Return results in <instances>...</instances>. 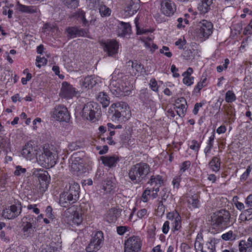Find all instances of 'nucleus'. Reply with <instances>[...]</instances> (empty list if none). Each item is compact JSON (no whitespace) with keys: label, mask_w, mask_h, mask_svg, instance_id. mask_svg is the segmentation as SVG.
I'll return each instance as SVG.
<instances>
[{"label":"nucleus","mask_w":252,"mask_h":252,"mask_svg":"<svg viewBox=\"0 0 252 252\" xmlns=\"http://www.w3.org/2000/svg\"><path fill=\"white\" fill-rule=\"evenodd\" d=\"M119 78L113 76L109 84V88L111 93L117 97L129 95L133 88L132 83L130 82L129 76L119 75Z\"/></svg>","instance_id":"1"},{"label":"nucleus","mask_w":252,"mask_h":252,"mask_svg":"<svg viewBox=\"0 0 252 252\" xmlns=\"http://www.w3.org/2000/svg\"><path fill=\"white\" fill-rule=\"evenodd\" d=\"M150 173V165L147 163L141 162L130 167L128 171V176L132 184L141 185L147 182Z\"/></svg>","instance_id":"2"},{"label":"nucleus","mask_w":252,"mask_h":252,"mask_svg":"<svg viewBox=\"0 0 252 252\" xmlns=\"http://www.w3.org/2000/svg\"><path fill=\"white\" fill-rule=\"evenodd\" d=\"M36 158L41 166L49 168L56 164L58 154L53 146L46 144L43 146L41 153L36 156Z\"/></svg>","instance_id":"3"},{"label":"nucleus","mask_w":252,"mask_h":252,"mask_svg":"<svg viewBox=\"0 0 252 252\" xmlns=\"http://www.w3.org/2000/svg\"><path fill=\"white\" fill-rule=\"evenodd\" d=\"M129 112L128 105L122 101L112 104L108 111L117 121H125V119H128L130 116Z\"/></svg>","instance_id":"4"},{"label":"nucleus","mask_w":252,"mask_h":252,"mask_svg":"<svg viewBox=\"0 0 252 252\" xmlns=\"http://www.w3.org/2000/svg\"><path fill=\"white\" fill-rule=\"evenodd\" d=\"M230 214L228 211L221 209L214 213L212 224L219 228H225L231 225Z\"/></svg>","instance_id":"5"},{"label":"nucleus","mask_w":252,"mask_h":252,"mask_svg":"<svg viewBox=\"0 0 252 252\" xmlns=\"http://www.w3.org/2000/svg\"><path fill=\"white\" fill-rule=\"evenodd\" d=\"M82 113V116L84 119L94 122L99 118L101 110L97 103L90 102L85 104Z\"/></svg>","instance_id":"6"},{"label":"nucleus","mask_w":252,"mask_h":252,"mask_svg":"<svg viewBox=\"0 0 252 252\" xmlns=\"http://www.w3.org/2000/svg\"><path fill=\"white\" fill-rule=\"evenodd\" d=\"M103 243V233L101 231H98L92 236L86 251L87 252H97L102 247Z\"/></svg>","instance_id":"7"},{"label":"nucleus","mask_w":252,"mask_h":252,"mask_svg":"<svg viewBox=\"0 0 252 252\" xmlns=\"http://www.w3.org/2000/svg\"><path fill=\"white\" fill-rule=\"evenodd\" d=\"M104 52L109 57H115L119 50V43L114 39H102L99 41Z\"/></svg>","instance_id":"8"},{"label":"nucleus","mask_w":252,"mask_h":252,"mask_svg":"<svg viewBox=\"0 0 252 252\" xmlns=\"http://www.w3.org/2000/svg\"><path fill=\"white\" fill-rule=\"evenodd\" d=\"M141 246L142 243L138 237H130L125 242L124 252H140Z\"/></svg>","instance_id":"9"},{"label":"nucleus","mask_w":252,"mask_h":252,"mask_svg":"<svg viewBox=\"0 0 252 252\" xmlns=\"http://www.w3.org/2000/svg\"><path fill=\"white\" fill-rule=\"evenodd\" d=\"M213 26L211 22L207 20H202L198 25L196 33L200 38H208L213 32Z\"/></svg>","instance_id":"10"},{"label":"nucleus","mask_w":252,"mask_h":252,"mask_svg":"<svg viewBox=\"0 0 252 252\" xmlns=\"http://www.w3.org/2000/svg\"><path fill=\"white\" fill-rule=\"evenodd\" d=\"M34 174L38 178L39 181V190L40 192L43 193L48 189L50 182V177L47 171L43 170L38 171Z\"/></svg>","instance_id":"11"},{"label":"nucleus","mask_w":252,"mask_h":252,"mask_svg":"<svg viewBox=\"0 0 252 252\" xmlns=\"http://www.w3.org/2000/svg\"><path fill=\"white\" fill-rule=\"evenodd\" d=\"M22 211V205L20 202H15L14 205L3 210V217L7 219H12L19 216Z\"/></svg>","instance_id":"12"},{"label":"nucleus","mask_w":252,"mask_h":252,"mask_svg":"<svg viewBox=\"0 0 252 252\" xmlns=\"http://www.w3.org/2000/svg\"><path fill=\"white\" fill-rule=\"evenodd\" d=\"M53 117L60 122H67L70 119L68 110L63 105H59L55 107Z\"/></svg>","instance_id":"13"},{"label":"nucleus","mask_w":252,"mask_h":252,"mask_svg":"<svg viewBox=\"0 0 252 252\" xmlns=\"http://www.w3.org/2000/svg\"><path fill=\"white\" fill-rule=\"evenodd\" d=\"M160 10L165 16H170L176 11V7L175 3L170 0H161Z\"/></svg>","instance_id":"14"},{"label":"nucleus","mask_w":252,"mask_h":252,"mask_svg":"<svg viewBox=\"0 0 252 252\" xmlns=\"http://www.w3.org/2000/svg\"><path fill=\"white\" fill-rule=\"evenodd\" d=\"M77 200L74 198L73 194L66 190L61 194L59 203L63 207H68L70 204L76 202Z\"/></svg>","instance_id":"15"},{"label":"nucleus","mask_w":252,"mask_h":252,"mask_svg":"<svg viewBox=\"0 0 252 252\" xmlns=\"http://www.w3.org/2000/svg\"><path fill=\"white\" fill-rule=\"evenodd\" d=\"M167 218L172 221V229L173 231H177L181 227V218L179 214L174 211L169 212L167 214Z\"/></svg>","instance_id":"16"},{"label":"nucleus","mask_w":252,"mask_h":252,"mask_svg":"<svg viewBox=\"0 0 252 252\" xmlns=\"http://www.w3.org/2000/svg\"><path fill=\"white\" fill-rule=\"evenodd\" d=\"M60 95L61 97L67 99L71 98L76 95L75 88L68 84L67 82H63L62 83Z\"/></svg>","instance_id":"17"},{"label":"nucleus","mask_w":252,"mask_h":252,"mask_svg":"<svg viewBox=\"0 0 252 252\" xmlns=\"http://www.w3.org/2000/svg\"><path fill=\"white\" fill-rule=\"evenodd\" d=\"M66 32L67 36L71 38H73L79 36H87L88 33V29H84L79 28L77 27H68L66 29Z\"/></svg>","instance_id":"18"},{"label":"nucleus","mask_w":252,"mask_h":252,"mask_svg":"<svg viewBox=\"0 0 252 252\" xmlns=\"http://www.w3.org/2000/svg\"><path fill=\"white\" fill-rule=\"evenodd\" d=\"M32 142H28L22 149L21 154L26 159L31 160L35 155H37L36 152V147L33 146Z\"/></svg>","instance_id":"19"},{"label":"nucleus","mask_w":252,"mask_h":252,"mask_svg":"<svg viewBox=\"0 0 252 252\" xmlns=\"http://www.w3.org/2000/svg\"><path fill=\"white\" fill-rule=\"evenodd\" d=\"M131 27L129 23L119 22L117 26V32L118 36H125L130 34Z\"/></svg>","instance_id":"20"},{"label":"nucleus","mask_w":252,"mask_h":252,"mask_svg":"<svg viewBox=\"0 0 252 252\" xmlns=\"http://www.w3.org/2000/svg\"><path fill=\"white\" fill-rule=\"evenodd\" d=\"M100 159L105 166L110 168L115 167L117 162L119 161V157L116 156H102Z\"/></svg>","instance_id":"21"},{"label":"nucleus","mask_w":252,"mask_h":252,"mask_svg":"<svg viewBox=\"0 0 252 252\" xmlns=\"http://www.w3.org/2000/svg\"><path fill=\"white\" fill-rule=\"evenodd\" d=\"M120 214L121 212L119 210L115 208H112L107 211L105 219L110 223L114 222L117 220L118 218L120 217Z\"/></svg>","instance_id":"22"},{"label":"nucleus","mask_w":252,"mask_h":252,"mask_svg":"<svg viewBox=\"0 0 252 252\" xmlns=\"http://www.w3.org/2000/svg\"><path fill=\"white\" fill-rule=\"evenodd\" d=\"M71 169L74 172L82 173L85 172V168L83 164V159L80 158H75L71 165Z\"/></svg>","instance_id":"23"},{"label":"nucleus","mask_w":252,"mask_h":252,"mask_svg":"<svg viewBox=\"0 0 252 252\" xmlns=\"http://www.w3.org/2000/svg\"><path fill=\"white\" fill-rule=\"evenodd\" d=\"M214 0H201L198 3L197 9L201 14H205L211 9Z\"/></svg>","instance_id":"24"},{"label":"nucleus","mask_w":252,"mask_h":252,"mask_svg":"<svg viewBox=\"0 0 252 252\" xmlns=\"http://www.w3.org/2000/svg\"><path fill=\"white\" fill-rule=\"evenodd\" d=\"M139 8V0H129L125 8L126 12L132 15L136 13Z\"/></svg>","instance_id":"25"},{"label":"nucleus","mask_w":252,"mask_h":252,"mask_svg":"<svg viewBox=\"0 0 252 252\" xmlns=\"http://www.w3.org/2000/svg\"><path fill=\"white\" fill-rule=\"evenodd\" d=\"M72 17L82 24L84 27H89V21L85 18V12L81 9H78L72 15Z\"/></svg>","instance_id":"26"},{"label":"nucleus","mask_w":252,"mask_h":252,"mask_svg":"<svg viewBox=\"0 0 252 252\" xmlns=\"http://www.w3.org/2000/svg\"><path fill=\"white\" fill-rule=\"evenodd\" d=\"M96 99L103 108H106L110 104V98L105 92L99 93L96 96Z\"/></svg>","instance_id":"27"},{"label":"nucleus","mask_w":252,"mask_h":252,"mask_svg":"<svg viewBox=\"0 0 252 252\" xmlns=\"http://www.w3.org/2000/svg\"><path fill=\"white\" fill-rule=\"evenodd\" d=\"M209 167L214 172H217L220 169V159L219 156L214 157L208 163Z\"/></svg>","instance_id":"28"},{"label":"nucleus","mask_w":252,"mask_h":252,"mask_svg":"<svg viewBox=\"0 0 252 252\" xmlns=\"http://www.w3.org/2000/svg\"><path fill=\"white\" fill-rule=\"evenodd\" d=\"M147 181V184L151 186L155 185V186L160 187L163 184L162 177L159 175L151 176L150 175L149 178Z\"/></svg>","instance_id":"29"},{"label":"nucleus","mask_w":252,"mask_h":252,"mask_svg":"<svg viewBox=\"0 0 252 252\" xmlns=\"http://www.w3.org/2000/svg\"><path fill=\"white\" fill-rule=\"evenodd\" d=\"M96 81L93 76H88L82 80L81 85L85 88H93L96 84Z\"/></svg>","instance_id":"30"},{"label":"nucleus","mask_w":252,"mask_h":252,"mask_svg":"<svg viewBox=\"0 0 252 252\" xmlns=\"http://www.w3.org/2000/svg\"><path fill=\"white\" fill-rule=\"evenodd\" d=\"M79 189L80 186L78 183L73 182L69 184V187L68 189H66V190L69 191L74 196L75 199H78L79 197Z\"/></svg>","instance_id":"31"},{"label":"nucleus","mask_w":252,"mask_h":252,"mask_svg":"<svg viewBox=\"0 0 252 252\" xmlns=\"http://www.w3.org/2000/svg\"><path fill=\"white\" fill-rule=\"evenodd\" d=\"M225 112L227 117V123L231 124L235 120V109L231 106L227 107L225 109Z\"/></svg>","instance_id":"32"},{"label":"nucleus","mask_w":252,"mask_h":252,"mask_svg":"<svg viewBox=\"0 0 252 252\" xmlns=\"http://www.w3.org/2000/svg\"><path fill=\"white\" fill-rule=\"evenodd\" d=\"M240 252H251L252 245L250 243H246L245 240H241L239 244Z\"/></svg>","instance_id":"33"},{"label":"nucleus","mask_w":252,"mask_h":252,"mask_svg":"<svg viewBox=\"0 0 252 252\" xmlns=\"http://www.w3.org/2000/svg\"><path fill=\"white\" fill-rule=\"evenodd\" d=\"M18 10L22 12H25L28 13H33L36 12V9L34 6H26L20 4L19 2L17 4Z\"/></svg>","instance_id":"34"},{"label":"nucleus","mask_w":252,"mask_h":252,"mask_svg":"<svg viewBox=\"0 0 252 252\" xmlns=\"http://www.w3.org/2000/svg\"><path fill=\"white\" fill-rule=\"evenodd\" d=\"M115 184L110 180H106L104 181L103 185V189L106 192H110L112 190L114 189Z\"/></svg>","instance_id":"35"},{"label":"nucleus","mask_w":252,"mask_h":252,"mask_svg":"<svg viewBox=\"0 0 252 252\" xmlns=\"http://www.w3.org/2000/svg\"><path fill=\"white\" fill-rule=\"evenodd\" d=\"M84 144L80 141L72 142L69 144L68 147L69 150L73 151L82 148L84 147Z\"/></svg>","instance_id":"36"},{"label":"nucleus","mask_w":252,"mask_h":252,"mask_svg":"<svg viewBox=\"0 0 252 252\" xmlns=\"http://www.w3.org/2000/svg\"><path fill=\"white\" fill-rule=\"evenodd\" d=\"M207 78L206 77L202 76L200 82H198L194 89V91L197 93L200 92V90L204 87L207 86L206 83Z\"/></svg>","instance_id":"37"},{"label":"nucleus","mask_w":252,"mask_h":252,"mask_svg":"<svg viewBox=\"0 0 252 252\" xmlns=\"http://www.w3.org/2000/svg\"><path fill=\"white\" fill-rule=\"evenodd\" d=\"M63 3L69 8H75L79 5V0H62Z\"/></svg>","instance_id":"38"},{"label":"nucleus","mask_w":252,"mask_h":252,"mask_svg":"<svg viewBox=\"0 0 252 252\" xmlns=\"http://www.w3.org/2000/svg\"><path fill=\"white\" fill-rule=\"evenodd\" d=\"M98 9L99 13L102 17L109 16L111 14V9L104 4H101Z\"/></svg>","instance_id":"39"},{"label":"nucleus","mask_w":252,"mask_h":252,"mask_svg":"<svg viewBox=\"0 0 252 252\" xmlns=\"http://www.w3.org/2000/svg\"><path fill=\"white\" fill-rule=\"evenodd\" d=\"M214 139L215 134L214 133H213L211 136L209 137V139L207 143V146L204 149V152L205 153L206 156H207V154L210 152L211 150L213 148Z\"/></svg>","instance_id":"40"},{"label":"nucleus","mask_w":252,"mask_h":252,"mask_svg":"<svg viewBox=\"0 0 252 252\" xmlns=\"http://www.w3.org/2000/svg\"><path fill=\"white\" fill-rule=\"evenodd\" d=\"M72 220L73 223L76 224L77 225L80 224L83 220V218L81 214L78 211L74 212Z\"/></svg>","instance_id":"41"},{"label":"nucleus","mask_w":252,"mask_h":252,"mask_svg":"<svg viewBox=\"0 0 252 252\" xmlns=\"http://www.w3.org/2000/svg\"><path fill=\"white\" fill-rule=\"evenodd\" d=\"M186 104L182 103L181 105H177L176 112L177 114L181 117H184L185 115L187 110Z\"/></svg>","instance_id":"42"},{"label":"nucleus","mask_w":252,"mask_h":252,"mask_svg":"<svg viewBox=\"0 0 252 252\" xmlns=\"http://www.w3.org/2000/svg\"><path fill=\"white\" fill-rule=\"evenodd\" d=\"M236 99L235 94L232 91H228L225 94V99L228 103H231Z\"/></svg>","instance_id":"43"},{"label":"nucleus","mask_w":252,"mask_h":252,"mask_svg":"<svg viewBox=\"0 0 252 252\" xmlns=\"http://www.w3.org/2000/svg\"><path fill=\"white\" fill-rule=\"evenodd\" d=\"M236 235L234 234L232 231H229L221 235V238L225 240H233L236 238Z\"/></svg>","instance_id":"44"},{"label":"nucleus","mask_w":252,"mask_h":252,"mask_svg":"<svg viewBox=\"0 0 252 252\" xmlns=\"http://www.w3.org/2000/svg\"><path fill=\"white\" fill-rule=\"evenodd\" d=\"M36 65L38 68H40L42 65H45L46 64L47 60L44 57L41 58L37 56L36 59Z\"/></svg>","instance_id":"45"},{"label":"nucleus","mask_w":252,"mask_h":252,"mask_svg":"<svg viewBox=\"0 0 252 252\" xmlns=\"http://www.w3.org/2000/svg\"><path fill=\"white\" fill-rule=\"evenodd\" d=\"M189 147L191 149L197 153L200 147V144L196 140H192L191 141V144L190 145Z\"/></svg>","instance_id":"46"},{"label":"nucleus","mask_w":252,"mask_h":252,"mask_svg":"<svg viewBox=\"0 0 252 252\" xmlns=\"http://www.w3.org/2000/svg\"><path fill=\"white\" fill-rule=\"evenodd\" d=\"M90 7L91 8L95 9L99 8V6L102 4L100 3V0H90Z\"/></svg>","instance_id":"47"},{"label":"nucleus","mask_w":252,"mask_h":252,"mask_svg":"<svg viewBox=\"0 0 252 252\" xmlns=\"http://www.w3.org/2000/svg\"><path fill=\"white\" fill-rule=\"evenodd\" d=\"M184 58L187 60H190L193 58L192 51L190 49H188L184 51L183 54Z\"/></svg>","instance_id":"48"},{"label":"nucleus","mask_w":252,"mask_h":252,"mask_svg":"<svg viewBox=\"0 0 252 252\" xmlns=\"http://www.w3.org/2000/svg\"><path fill=\"white\" fill-rule=\"evenodd\" d=\"M190 166V162L189 161H185L182 163L180 166V171L184 172Z\"/></svg>","instance_id":"49"},{"label":"nucleus","mask_w":252,"mask_h":252,"mask_svg":"<svg viewBox=\"0 0 252 252\" xmlns=\"http://www.w3.org/2000/svg\"><path fill=\"white\" fill-rule=\"evenodd\" d=\"M169 48L167 46H163L162 48L160 49V53L163 54L165 56L168 58L171 57L172 54L169 51Z\"/></svg>","instance_id":"50"},{"label":"nucleus","mask_w":252,"mask_h":252,"mask_svg":"<svg viewBox=\"0 0 252 252\" xmlns=\"http://www.w3.org/2000/svg\"><path fill=\"white\" fill-rule=\"evenodd\" d=\"M151 192V190L149 188H147L144 191L142 195V200L144 202H146L148 200V196L150 195Z\"/></svg>","instance_id":"51"},{"label":"nucleus","mask_w":252,"mask_h":252,"mask_svg":"<svg viewBox=\"0 0 252 252\" xmlns=\"http://www.w3.org/2000/svg\"><path fill=\"white\" fill-rule=\"evenodd\" d=\"M150 85L151 88V89L155 91V92H158V86L157 82L155 78H152L150 82Z\"/></svg>","instance_id":"52"},{"label":"nucleus","mask_w":252,"mask_h":252,"mask_svg":"<svg viewBox=\"0 0 252 252\" xmlns=\"http://www.w3.org/2000/svg\"><path fill=\"white\" fill-rule=\"evenodd\" d=\"M252 169L251 166L247 167L246 171L241 176L240 179L241 181H245L248 178Z\"/></svg>","instance_id":"53"},{"label":"nucleus","mask_w":252,"mask_h":252,"mask_svg":"<svg viewBox=\"0 0 252 252\" xmlns=\"http://www.w3.org/2000/svg\"><path fill=\"white\" fill-rule=\"evenodd\" d=\"M193 77L184 76L183 83L188 86H190L193 83Z\"/></svg>","instance_id":"54"},{"label":"nucleus","mask_w":252,"mask_h":252,"mask_svg":"<svg viewBox=\"0 0 252 252\" xmlns=\"http://www.w3.org/2000/svg\"><path fill=\"white\" fill-rule=\"evenodd\" d=\"M26 171V168H22L21 166L18 165L16 167L14 174L15 176H20L22 173H24Z\"/></svg>","instance_id":"55"},{"label":"nucleus","mask_w":252,"mask_h":252,"mask_svg":"<svg viewBox=\"0 0 252 252\" xmlns=\"http://www.w3.org/2000/svg\"><path fill=\"white\" fill-rule=\"evenodd\" d=\"M181 181V177L180 176L175 177L172 181V184L173 186H174V188L178 189L180 186V183Z\"/></svg>","instance_id":"56"},{"label":"nucleus","mask_w":252,"mask_h":252,"mask_svg":"<svg viewBox=\"0 0 252 252\" xmlns=\"http://www.w3.org/2000/svg\"><path fill=\"white\" fill-rule=\"evenodd\" d=\"M197 239H198V237L194 243V248L196 250V252H198L199 250H201L203 248V244L198 241Z\"/></svg>","instance_id":"57"},{"label":"nucleus","mask_w":252,"mask_h":252,"mask_svg":"<svg viewBox=\"0 0 252 252\" xmlns=\"http://www.w3.org/2000/svg\"><path fill=\"white\" fill-rule=\"evenodd\" d=\"M189 203L191 204L194 208L198 207L199 204V200L197 198L191 197L189 199Z\"/></svg>","instance_id":"58"},{"label":"nucleus","mask_w":252,"mask_h":252,"mask_svg":"<svg viewBox=\"0 0 252 252\" xmlns=\"http://www.w3.org/2000/svg\"><path fill=\"white\" fill-rule=\"evenodd\" d=\"M9 144L10 143L7 139L2 138L0 140V148H8Z\"/></svg>","instance_id":"59"},{"label":"nucleus","mask_w":252,"mask_h":252,"mask_svg":"<svg viewBox=\"0 0 252 252\" xmlns=\"http://www.w3.org/2000/svg\"><path fill=\"white\" fill-rule=\"evenodd\" d=\"M160 193L161 199L164 201H165L169 196V192L166 188L163 189Z\"/></svg>","instance_id":"60"},{"label":"nucleus","mask_w":252,"mask_h":252,"mask_svg":"<svg viewBox=\"0 0 252 252\" xmlns=\"http://www.w3.org/2000/svg\"><path fill=\"white\" fill-rule=\"evenodd\" d=\"M186 41L179 38L175 43V45L178 46L179 49H182L183 48V46L186 44Z\"/></svg>","instance_id":"61"},{"label":"nucleus","mask_w":252,"mask_h":252,"mask_svg":"<svg viewBox=\"0 0 252 252\" xmlns=\"http://www.w3.org/2000/svg\"><path fill=\"white\" fill-rule=\"evenodd\" d=\"M127 227L124 226H120L117 227V233L121 235H123L127 230Z\"/></svg>","instance_id":"62"},{"label":"nucleus","mask_w":252,"mask_h":252,"mask_svg":"<svg viewBox=\"0 0 252 252\" xmlns=\"http://www.w3.org/2000/svg\"><path fill=\"white\" fill-rule=\"evenodd\" d=\"M46 216L50 219L53 218V215L52 214V208L51 206H48L46 209Z\"/></svg>","instance_id":"63"},{"label":"nucleus","mask_w":252,"mask_h":252,"mask_svg":"<svg viewBox=\"0 0 252 252\" xmlns=\"http://www.w3.org/2000/svg\"><path fill=\"white\" fill-rule=\"evenodd\" d=\"M245 203L248 207L252 208V194H250L246 198Z\"/></svg>","instance_id":"64"}]
</instances>
